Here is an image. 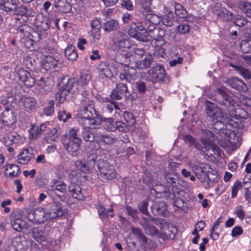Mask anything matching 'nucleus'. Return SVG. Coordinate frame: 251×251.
Masks as SVG:
<instances>
[{
  "label": "nucleus",
  "instance_id": "obj_1",
  "mask_svg": "<svg viewBox=\"0 0 251 251\" xmlns=\"http://www.w3.org/2000/svg\"><path fill=\"white\" fill-rule=\"evenodd\" d=\"M206 104L207 115L212 119L214 122L223 124L222 128L225 126L236 127V122L234 121L233 119H245L248 117L246 111L240 107L230 109L228 115H227L216 104L209 101H206Z\"/></svg>",
  "mask_w": 251,
  "mask_h": 251
},
{
  "label": "nucleus",
  "instance_id": "obj_2",
  "mask_svg": "<svg viewBox=\"0 0 251 251\" xmlns=\"http://www.w3.org/2000/svg\"><path fill=\"white\" fill-rule=\"evenodd\" d=\"M201 136V141L203 147L197 143L196 140L190 135H185L184 137V140L185 142H188L191 146H194L198 150L203 152L209 150H212L218 153L220 151V149L215 145L213 134L211 131L207 129L202 130Z\"/></svg>",
  "mask_w": 251,
  "mask_h": 251
},
{
  "label": "nucleus",
  "instance_id": "obj_3",
  "mask_svg": "<svg viewBox=\"0 0 251 251\" xmlns=\"http://www.w3.org/2000/svg\"><path fill=\"white\" fill-rule=\"evenodd\" d=\"M79 130L74 128L69 130L68 134L63 135L62 143L68 153L73 156H77L82 143L81 139L78 136Z\"/></svg>",
  "mask_w": 251,
  "mask_h": 251
},
{
  "label": "nucleus",
  "instance_id": "obj_4",
  "mask_svg": "<svg viewBox=\"0 0 251 251\" xmlns=\"http://www.w3.org/2000/svg\"><path fill=\"white\" fill-rule=\"evenodd\" d=\"M80 85L74 78H64L59 84L58 91L55 94V99L59 103H62L69 93L73 94L79 92L83 93L84 89L80 88Z\"/></svg>",
  "mask_w": 251,
  "mask_h": 251
},
{
  "label": "nucleus",
  "instance_id": "obj_5",
  "mask_svg": "<svg viewBox=\"0 0 251 251\" xmlns=\"http://www.w3.org/2000/svg\"><path fill=\"white\" fill-rule=\"evenodd\" d=\"M51 198L53 201L52 204L50 206V208H45L46 211V219L47 220L53 219L57 217H61L63 215L60 202L63 201V197L55 193L54 195H51Z\"/></svg>",
  "mask_w": 251,
  "mask_h": 251
},
{
  "label": "nucleus",
  "instance_id": "obj_6",
  "mask_svg": "<svg viewBox=\"0 0 251 251\" xmlns=\"http://www.w3.org/2000/svg\"><path fill=\"white\" fill-rule=\"evenodd\" d=\"M84 98L82 99L81 104L82 107L80 108L76 116L77 118L82 117H90L94 116L96 111L94 108L93 102L90 100L89 98V95L87 91L81 93Z\"/></svg>",
  "mask_w": 251,
  "mask_h": 251
},
{
  "label": "nucleus",
  "instance_id": "obj_7",
  "mask_svg": "<svg viewBox=\"0 0 251 251\" xmlns=\"http://www.w3.org/2000/svg\"><path fill=\"white\" fill-rule=\"evenodd\" d=\"M97 166L101 176L103 178L111 180L117 177L118 174L116 171L115 166L110 164L107 161L99 160L98 161Z\"/></svg>",
  "mask_w": 251,
  "mask_h": 251
},
{
  "label": "nucleus",
  "instance_id": "obj_8",
  "mask_svg": "<svg viewBox=\"0 0 251 251\" xmlns=\"http://www.w3.org/2000/svg\"><path fill=\"white\" fill-rule=\"evenodd\" d=\"M116 65V64L108 65L105 62H101L99 65L98 69L101 77L111 78L117 75L119 69Z\"/></svg>",
  "mask_w": 251,
  "mask_h": 251
},
{
  "label": "nucleus",
  "instance_id": "obj_9",
  "mask_svg": "<svg viewBox=\"0 0 251 251\" xmlns=\"http://www.w3.org/2000/svg\"><path fill=\"white\" fill-rule=\"evenodd\" d=\"M113 42L116 48L122 51H126L131 47L130 41L122 32H118L115 34Z\"/></svg>",
  "mask_w": 251,
  "mask_h": 251
},
{
  "label": "nucleus",
  "instance_id": "obj_10",
  "mask_svg": "<svg viewBox=\"0 0 251 251\" xmlns=\"http://www.w3.org/2000/svg\"><path fill=\"white\" fill-rule=\"evenodd\" d=\"M150 78L152 81H163L165 76V70L162 65L152 67L148 71Z\"/></svg>",
  "mask_w": 251,
  "mask_h": 251
},
{
  "label": "nucleus",
  "instance_id": "obj_11",
  "mask_svg": "<svg viewBox=\"0 0 251 251\" xmlns=\"http://www.w3.org/2000/svg\"><path fill=\"white\" fill-rule=\"evenodd\" d=\"M128 93L127 86L126 83H118L116 87L110 94V97L112 100H120L123 96L127 97Z\"/></svg>",
  "mask_w": 251,
  "mask_h": 251
},
{
  "label": "nucleus",
  "instance_id": "obj_12",
  "mask_svg": "<svg viewBox=\"0 0 251 251\" xmlns=\"http://www.w3.org/2000/svg\"><path fill=\"white\" fill-rule=\"evenodd\" d=\"M58 64V60L51 55L44 56L41 61L42 66L47 71H58L59 68Z\"/></svg>",
  "mask_w": 251,
  "mask_h": 251
},
{
  "label": "nucleus",
  "instance_id": "obj_13",
  "mask_svg": "<svg viewBox=\"0 0 251 251\" xmlns=\"http://www.w3.org/2000/svg\"><path fill=\"white\" fill-rule=\"evenodd\" d=\"M27 218L28 220L32 222H44L47 221L46 219V211L45 208L36 209L34 211H30L27 216Z\"/></svg>",
  "mask_w": 251,
  "mask_h": 251
},
{
  "label": "nucleus",
  "instance_id": "obj_14",
  "mask_svg": "<svg viewBox=\"0 0 251 251\" xmlns=\"http://www.w3.org/2000/svg\"><path fill=\"white\" fill-rule=\"evenodd\" d=\"M49 186L50 189L47 191L48 194L51 197L53 195L54 191H58L60 193H65L67 190V185L61 180L57 179H52L49 183Z\"/></svg>",
  "mask_w": 251,
  "mask_h": 251
},
{
  "label": "nucleus",
  "instance_id": "obj_15",
  "mask_svg": "<svg viewBox=\"0 0 251 251\" xmlns=\"http://www.w3.org/2000/svg\"><path fill=\"white\" fill-rule=\"evenodd\" d=\"M131 31L132 29H130L128 31L129 35L137 40L143 42H146L148 40V33L145 24L144 25L142 24L141 25L136 26L135 27V32L134 33H132Z\"/></svg>",
  "mask_w": 251,
  "mask_h": 251
},
{
  "label": "nucleus",
  "instance_id": "obj_16",
  "mask_svg": "<svg viewBox=\"0 0 251 251\" xmlns=\"http://www.w3.org/2000/svg\"><path fill=\"white\" fill-rule=\"evenodd\" d=\"M120 78L121 80H126L129 81L130 78H133L136 73V70L133 67H129L128 66H120Z\"/></svg>",
  "mask_w": 251,
  "mask_h": 251
},
{
  "label": "nucleus",
  "instance_id": "obj_17",
  "mask_svg": "<svg viewBox=\"0 0 251 251\" xmlns=\"http://www.w3.org/2000/svg\"><path fill=\"white\" fill-rule=\"evenodd\" d=\"M47 128L46 124H42L39 126L32 125L29 130V138L31 140H36L46 130Z\"/></svg>",
  "mask_w": 251,
  "mask_h": 251
},
{
  "label": "nucleus",
  "instance_id": "obj_18",
  "mask_svg": "<svg viewBox=\"0 0 251 251\" xmlns=\"http://www.w3.org/2000/svg\"><path fill=\"white\" fill-rule=\"evenodd\" d=\"M77 120L84 127V129L96 128L100 125L94 116L88 118L85 117L77 118Z\"/></svg>",
  "mask_w": 251,
  "mask_h": 251
},
{
  "label": "nucleus",
  "instance_id": "obj_19",
  "mask_svg": "<svg viewBox=\"0 0 251 251\" xmlns=\"http://www.w3.org/2000/svg\"><path fill=\"white\" fill-rule=\"evenodd\" d=\"M18 74L20 79L24 83L25 85L31 87L35 84V79L27 71L21 69Z\"/></svg>",
  "mask_w": 251,
  "mask_h": 251
},
{
  "label": "nucleus",
  "instance_id": "obj_20",
  "mask_svg": "<svg viewBox=\"0 0 251 251\" xmlns=\"http://www.w3.org/2000/svg\"><path fill=\"white\" fill-rule=\"evenodd\" d=\"M34 157L32 148L24 149L18 156V162L19 164H26Z\"/></svg>",
  "mask_w": 251,
  "mask_h": 251
},
{
  "label": "nucleus",
  "instance_id": "obj_21",
  "mask_svg": "<svg viewBox=\"0 0 251 251\" xmlns=\"http://www.w3.org/2000/svg\"><path fill=\"white\" fill-rule=\"evenodd\" d=\"M227 82L232 88L240 91L246 92L248 90V88L245 83L237 77L229 78L227 80Z\"/></svg>",
  "mask_w": 251,
  "mask_h": 251
},
{
  "label": "nucleus",
  "instance_id": "obj_22",
  "mask_svg": "<svg viewBox=\"0 0 251 251\" xmlns=\"http://www.w3.org/2000/svg\"><path fill=\"white\" fill-rule=\"evenodd\" d=\"M21 139L20 136L16 132L10 131L2 139V142L5 146H8L14 144H18Z\"/></svg>",
  "mask_w": 251,
  "mask_h": 251
},
{
  "label": "nucleus",
  "instance_id": "obj_23",
  "mask_svg": "<svg viewBox=\"0 0 251 251\" xmlns=\"http://www.w3.org/2000/svg\"><path fill=\"white\" fill-rule=\"evenodd\" d=\"M18 0H6L0 2V8L6 12L13 13L17 6Z\"/></svg>",
  "mask_w": 251,
  "mask_h": 251
},
{
  "label": "nucleus",
  "instance_id": "obj_24",
  "mask_svg": "<svg viewBox=\"0 0 251 251\" xmlns=\"http://www.w3.org/2000/svg\"><path fill=\"white\" fill-rule=\"evenodd\" d=\"M164 35V31L158 28V29H156L154 33L150 35V37L155 40L156 46H163L165 43L163 39Z\"/></svg>",
  "mask_w": 251,
  "mask_h": 251
},
{
  "label": "nucleus",
  "instance_id": "obj_25",
  "mask_svg": "<svg viewBox=\"0 0 251 251\" xmlns=\"http://www.w3.org/2000/svg\"><path fill=\"white\" fill-rule=\"evenodd\" d=\"M167 210L166 203L163 201H155L152 204V211L158 214L164 216Z\"/></svg>",
  "mask_w": 251,
  "mask_h": 251
},
{
  "label": "nucleus",
  "instance_id": "obj_26",
  "mask_svg": "<svg viewBox=\"0 0 251 251\" xmlns=\"http://www.w3.org/2000/svg\"><path fill=\"white\" fill-rule=\"evenodd\" d=\"M32 238L37 242L42 243L46 240V236L41 229L37 227H33L31 230Z\"/></svg>",
  "mask_w": 251,
  "mask_h": 251
},
{
  "label": "nucleus",
  "instance_id": "obj_27",
  "mask_svg": "<svg viewBox=\"0 0 251 251\" xmlns=\"http://www.w3.org/2000/svg\"><path fill=\"white\" fill-rule=\"evenodd\" d=\"M13 245L18 251H23L25 250L27 247L26 241L24 237L17 236L13 239Z\"/></svg>",
  "mask_w": 251,
  "mask_h": 251
},
{
  "label": "nucleus",
  "instance_id": "obj_28",
  "mask_svg": "<svg viewBox=\"0 0 251 251\" xmlns=\"http://www.w3.org/2000/svg\"><path fill=\"white\" fill-rule=\"evenodd\" d=\"M144 223H142V226L144 229L146 234L149 235H155L159 233V230L153 226L150 225L148 223V219L145 217H143Z\"/></svg>",
  "mask_w": 251,
  "mask_h": 251
},
{
  "label": "nucleus",
  "instance_id": "obj_29",
  "mask_svg": "<svg viewBox=\"0 0 251 251\" xmlns=\"http://www.w3.org/2000/svg\"><path fill=\"white\" fill-rule=\"evenodd\" d=\"M69 191L72 197L77 200L82 201L85 198L83 194L81 192V188L78 185L73 187L70 186L69 187Z\"/></svg>",
  "mask_w": 251,
  "mask_h": 251
},
{
  "label": "nucleus",
  "instance_id": "obj_30",
  "mask_svg": "<svg viewBox=\"0 0 251 251\" xmlns=\"http://www.w3.org/2000/svg\"><path fill=\"white\" fill-rule=\"evenodd\" d=\"M152 59V56L150 54H148L146 56L144 59L137 61L135 64L136 67L140 69L149 68L151 66Z\"/></svg>",
  "mask_w": 251,
  "mask_h": 251
},
{
  "label": "nucleus",
  "instance_id": "obj_31",
  "mask_svg": "<svg viewBox=\"0 0 251 251\" xmlns=\"http://www.w3.org/2000/svg\"><path fill=\"white\" fill-rule=\"evenodd\" d=\"M65 56L70 60H75L78 57L75 48L72 45H68L65 50Z\"/></svg>",
  "mask_w": 251,
  "mask_h": 251
},
{
  "label": "nucleus",
  "instance_id": "obj_32",
  "mask_svg": "<svg viewBox=\"0 0 251 251\" xmlns=\"http://www.w3.org/2000/svg\"><path fill=\"white\" fill-rule=\"evenodd\" d=\"M175 13L176 15L180 18H185L187 13L186 9L181 4L175 2L174 3Z\"/></svg>",
  "mask_w": 251,
  "mask_h": 251
},
{
  "label": "nucleus",
  "instance_id": "obj_33",
  "mask_svg": "<svg viewBox=\"0 0 251 251\" xmlns=\"http://www.w3.org/2000/svg\"><path fill=\"white\" fill-rule=\"evenodd\" d=\"M97 209L99 214L101 218L108 216L113 217L114 216V214L113 213V208L112 205H110V208L109 209L106 210L103 205L98 204Z\"/></svg>",
  "mask_w": 251,
  "mask_h": 251
},
{
  "label": "nucleus",
  "instance_id": "obj_34",
  "mask_svg": "<svg viewBox=\"0 0 251 251\" xmlns=\"http://www.w3.org/2000/svg\"><path fill=\"white\" fill-rule=\"evenodd\" d=\"M119 26L118 23L114 20H110L105 22L103 25V29L105 32H111L116 30Z\"/></svg>",
  "mask_w": 251,
  "mask_h": 251
},
{
  "label": "nucleus",
  "instance_id": "obj_35",
  "mask_svg": "<svg viewBox=\"0 0 251 251\" xmlns=\"http://www.w3.org/2000/svg\"><path fill=\"white\" fill-rule=\"evenodd\" d=\"M91 75L88 73L82 72L80 73V77L77 82L80 85V88L84 89V86H86L91 79Z\"/></svg>",
  "mask_w": 251,
  "mask_h": 251
},
{
  "label": "nucleus",
  "instance_id": "obj_36",
  "mask_svg": "<svg viewBox=\"0 0 251 251\" xmlns=\"http://www.w3.org/2000/svg\"><path fill=\"white\" fill-rule=\"evenodd\" d=\"M238 7L247 16L251 18V3L247 1H240L238 3Z\"/></svg>",
  "mask_w": 251,
  "mask_h": 251
},
{
  "label": "nucleus",
  "instance_id": "obj_37",
  "mask_svg": "<svg viewBox=\"0 0 251 251\" xmlns=\"http://www.w3.org/2000/svg\"><path fill=\"white\" fill-rule=\"evenodd\" d=\"M145 15L146 17L144 22L157 25L160 21L161 18L160 17L157 15L151 13V12L146 13Z\"/></svg>",
  "mask_w": 251,
  "mask_h": 251
},
{
  "label": "nucleus",
  "instance_id": "obj_38",
  "mask_svg": "<svg viewBox=\"0 0 251 251\" xmlns=\"http://www.w3.org/2000/svg\"><path fill=\"white\" fill-rule=\"evenodd\" d=\"M25 107L28 109L32 110L36 107L37 101L32 97H25L23 98Z\"/></svg>",
  "mask_w": 251,
  "mask_h": 251
},
{
  "label": "nucleus",
  "instance_id": "obj_39",
  "mask_svg": "<svg viewBox=\"0 0 251 251\" xmlns=\"http://www.w3.org/2000/svg\"><path fill=\"white\" fill-rule=\"evenodd\" d=\"M97 138L100 141H102L103 142L107 144H111L116 142L117 139L112 136L108 135L101 134L99 132H97Z\"/></svg>",
  "mask_w": 251,
  "mask_h": 251
},
{
  "label": "nucleus",
  "instance_id": "obj_40",
  "mask_svg": "<svg viewBox=\"0 0 251 251\" xmlns=\"http://www.w3.org/2000/svg\"><path fill=\"white\" fill-rule=\"evenodd\" d=\"M5 170L9 171V175L11 176H17L20 174V168L17 165L14 164L6 165Z\"/></svg>",
  "mask_w": 251,
  "mask_h": 251
},
{
  "label": "nucleus",
  "instance_id": "obj_41",
  "mask_svg": "<svg viewBox=\"0 0 251 251\" xmlns=\"http://www.w3.org/2000/svg\"><path fill=\"white\" fill-rule=\"evenodd\" d=\"M102 126L107 131H114L116 130V126L112 118L104 119L102 122Z\"/></svg>",
  "mask_w": 251,
  "mask_h": 251
},
{
  "label": "nucleus",
  "instance_id": "obj_42",
  "mask_svg": "<svg viewBox=\"0 0 251 251\" xmlns=\"http://www.w3.org/2000/svg\"><path fill=\"white\" fill-rule=\"evenodd\" d=\"M146 53L143 48H135L130 50V52L127 54L128 57L134 56L135 57L140 58Z\"/></svg>",
  "mask_w": 251,
  "mask_h": 251
},
{
  "label": "nucleus",
  "instance_id": "obj_43",
  "mask_svg": "<svg viewBox=\"0 0 251 251\" xmlns=\"http://www.w3.org/2000/svg\"><path fill=\"white\" fill-rule=\"evenodd\" d=\"M75 166L78 170H80L85 173L89 172L92 169L88 163L86 164L82 160L76 161L75 162Z\"/></svg>",
  "mask_w": 251,
  "mask_h": 251
},
{
  "label": "nucleus",
  "instance_id": "obj_44",
  "mask_svg": "<svg viewBox=\"0 0 251 251\" xmlns=\"http://www.w3.org/2000/svg\"><path fill=\"white\" fill-rule=\"evenodd\" d=\"M100 31L91 30V34L89 36V39L91 43H97L100 40Z\"/></svg>",
  "mask_w": 251,
  "mask_h": 251
},
{
  "label": "nucleus",
  "instance_id": "obj_45",
  "mask_svg": "<svg viewBox=\"0 0 251 251\" xmlns=\"http://www.w3.org/2000/svg\"><path fill=\"white\" fill-rule=\"evenodd\" d=\"M237 72L245 79L251 78V72L246 68L241 67H236Z\"/></svg>",
  "mask_w": 251,
  "mask_h": 251
},
{
  "label": "nucleus",
  "instance_id": "obj_46",
  "mask_svg": "<svg viewBox=\"0 0 251 251\" xmlns=\"http://www.w3.org/2000/svg\"><path fill=\"white\" fill-rule=\"evenodd\" d=\"M124 118L128 126H132L135 125L136 121L132 113L128 112H125Z\"/></svg>",
  "mask_w": 251,
  "mask_h": 251
},
{
  "label": "nucleus",
  "instance_id": "obj_47",
  "mask_svg": "<svg viewBox=\"0 0 251 251\" xmlns=\"http://www.w3.org/2000/svg\"><path fill=\"white\" fill-rule=\"evenodd\" d=\"M82 137L85 141L92 142L94 141L95 135L88 130V129H84L82 132Z\"/></svg>",
  "mask_w": 251,
  "mask_h": 251
},
{
  "label": "nucleus",
  "instance_id": "obj_48",
  "mask_svg": "<svg viewBox=\"0 0 251 251\" xmlns=\"http://www.w3.org/2000/svg\"><path fill=\"white\" fill-rule=\"evenodd\" d=\"M151 0H140V4L143 9V14L151 12Z\"/></svg>",
  "mask_w": 251,
  "mask_h": 251
},
{
  "label": "nucleus",
  "instance_id": "obj_49",
  "mask_svg": "<svg viewBox=\"0 0 251 251\" xmlns=\"http://www.w3.org/2000/svg\"><path fill=\"white\" fill-rule=\"evenodd\" d=\"M24 223L20 219L16 218L11 222V224L13 228L17 230L20 231L22 228V224Z\"/></svg>",
  "mask_w": 251,
  "mask_h": 251
},
{
  "label": "nucleus",
  "instance_id": "obj_50",
  "mask_svg": "<svg viewBox=\"0 0 251 251\" xmlns=\"http://www.w3.org/2000/svg\"><path fill=\"white\" fill-rule=\"evenodd\" d=\"M242 186V183L240 181H236L232 187L231 190V197L234 198L237 196V193Z\"/></svg>",
  "mask_w": 251,
  "mask_h": 251
},
{
  "label": "nucleus",
  "instance_id": "obj_51",
  "mask_svg": "<svg viewBox=\"0 0 251 251\" xmlns=\"http://www.w3.org/2000/svg\"><path fill=\"white\" fill-rule=\"evenodd\" d=\"M54 101L50 100L49 101L48 106L44 108V114L48 116H50L54 112Z\"/></svg>",
  "mask_w": 251,
  "mask_h": 251
},
{
  "label": "nucleus",
  "instance_id": "obj_52",
  "mask_svg": "<svg viewBox=\"0 0 251 251\" xmlns=\"http://www.w3.org/2000/svg\"><path fill=\"white\" fill-rule=\"evenodd\" d=\"M132 232L135 235L139 237L143 242H147L148 238L144 235V234L139 229L135 227H132Z\"/></svg>",
  "mask_w": 251,
  "mask_h": 251
},
{
  "label": "nucleus",
  "instance_id": "obj_53",
  "mask_svg": "<svg viewBox=\"0 0 251 251\" xmlns=\"http://www.w3.org/2000/svg\"><path fill=\"white\" fill-rule=\"evenodd\" d=\"M235 214L237 217L240 220H243L245 216V212L243 209L242 205H238L235 209Z\"/></svg>",
  "mask_w": 251,
  "mask_h": 251
},
{
  "label": "nucleus",
  "instance_id": "obj_54",
  "mask_svg": "<svg viewBox=\"0 0 251 251\" xmlns=\"http://www.w3.org/2000/svg\"><path fill=\"white\" fill-rule=\"evenodd\" d=\"M58 118L59 120L65 122L71 118V115L70 113H67L64 110L59 111L58 112Z\"/></svg>",
  "mask_w": 251,
  "mask_h": 251
},
{
  "label": "nucleus",
  "instance_id": "obj_55",
  "mask_svg": "<svg viewBox=\"0 0 251 251\" xmlns=\"http://www.w3.org/2000/svg\"><path fill=\"white\" fill-rule=\"evenodd\" d=\"M101 27V22L99 19H95L92 21L91 30L100 31Z\"/></svg>",
  "mask_w": 251,
  "mask_h": 251
},
{
  "label": "nucleus",
  "instance_id": "obj_56",
  "mask_svg": "<svg viewBox=\"0 0 251 251\" xmlns=\"http://www.w3.org/2000/svg\"><path fill=\"white\" fill-rule=\"evenodd\" d=\"M55 6L56 7L61 8L63 6L62 4H64V6L66 8V12H67L70 9V4L66 1V0H55Z\"/></svg>",
  "mask_w": 251,
  "mask_h": 251
},
{
  "label": "nucleus",
  "instance_id": "obj_57",
  "mask_svg": "<svg viewBox=\"0 0 251 251\" xmlns=\"http://www.w3.org/2000/svg\"><path fill=\"white\" fill-rule=\"evenodd\" d=\"M144 24H145L146 27L148 36H150L151 34H152L153 33L155 32L156 29L158 28L156 27V25H154L153 24H149L146 22H144Z\"/></svg>",
  "mask_w": 251,
  "mask_h": 251
},
{
  "label": "nucleus",
  "instance_id": "obj_58",
  "mask_svg": "<svg viewBox=\"0 0 251 251\" xmlns=\"http://www.w3.org/2000/svg\"><path fill=\"white\" fill-rule=\"evenodd\" d=\"M216 14L220 17H222L225 20H229L231 19L232 15V13L226 11H222V12H218L216 13Z\"/></svg>",
  "mask_w": 251,
  "mask_h": 251
},
{
  "label": "nucleus",
  "instance_id": "obj_59",
  "mask_svg": "<svg viewBox=\"0 0 251 251\" xmlns=\"http://www.w3.org/2000/svg\"><path fill=\"white\" fill-rule=\"evenodd\" d=\"M243 230L240 226H235L231 231V235L232 237L239 236L242 234Z\"/></svg>",
  "mask_w": 251,
  "mask_h": 251
},
{
  "label": "nucleus",
  "instance_id": "obj_60",
  "mask_svg": "<svg viewBox=\"0 0 251 251\" xmlns=\"http://www.w3.org/2000/svg\"><path fill=\"white\" fill-rule=\"evenodd\" d=\"M190 26L188 24H183L179 25L177 27V30L178 32L185 34L188 32L190 30Z\"/></svg>",
  "mask_w": 251,
  "mask_h": 251
},
{
  "label": "nucleus",
  "instance_id": "obj_61",
  "mask_svg": "<svg viewBox=\"0 0 251 251\" xmlns=\"http://www.w3.org/2000/svg\"><path fill=\"white\" fill-rule=\"evenodd\" d=\"M173 16L163 15L162 17L163 24L166 26H171L173 22L172 21Z\"/></svg>",
  "mask_w": 251,
  "mask_h": 251
},
{
  "label": "nucleus",
  "instance_id": "obj_62",
  "mask_svg": "<svg viewBox=\"0 0 251 251\" xmlns=\"http://www.w3.org/2000/svg\"><path fill=\"white\" fill-rule=\"evenodd\" d=\"M57 135L53 132H50L45 137V140L48 143H51L56 140Z\"/></svg>",
  "mask_w": 251,
  "mask_h": 251
},
{
  "label": "nucleus",
  "instance_id": "obj_63",
  "mask_svg": "<svg viewBox=\"0 0 251 251\" xmlns=\"http://www.w3.org/2000/svg\"><path fill=\"white\" fill-rule=\"evenodd\" d=\"M104 106L105 108V110L109 113L112 112L114 108L119 109L116 104L113 101H111L109 103L105 104Z\"/></svg>",
  "mask_w": 251,
  "mask_h": 251
},
{
  "label": "nucleus",
  "instance_id": "obj_64",
  "mask_svg": "<svg viewBox=\"0 0 251 251\" xmlns=\"http://www.w3.org/2000/svg\"><path fill=\"white\" fill-rule=\"evenodd\" d=\"M36 24L41 31H45L49 28V25L47 21H42L41 23H37Z\"/></svg>",
  "mask_w": 251,
  "mask_h": 251
}]
</instances>
